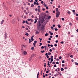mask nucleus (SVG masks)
<instances>
[{"label":"nucleus","mask_w":78,"mask_h":78,"mask_svg":"<svg viewBox=\"0 0 78 78\" xmlns=\"http://www.w3.org/2000/svg\"><path fill=\"white\" fill-rule=\"evenodd\" d=\"M31 40L32 41H34V39H33V38L31 37Z\"/></svg>","instance_id":"c85d7f7f"},{"label":"nucleus","mask_w":78,"mask_h":78,"mask_svg":"<svg viewBox=\"0 0 78 78\" xmlns=\"http://www.w3.org/2000/svg\"><path fill=\"white\" fill-rule=\"evenodd\" d=\"M61 44H64V41H62L60 42Z\"/></svg>","instance_id":"c03bdc74"},{"label":"nucleus","mask_w":78,"mask_h":78,"mask_svg":"<svg viewBox=\"0 0 78 78\" xmlns=\"http://www.w3.org/2000/svg\"><path fill=\"white\" fill-rule=\"evenodd\" d=\"M25 35L26 36H28V35H29V34H28V33H27L26 32Z\"/></svg>","instance_id":"dca6fc26"},{"label":"nucleus","mask_w":78,"mask_h":78,"mask_svg":"<svg viewBox=\"0 0 78 78\" xmlns=\"http://www.w3.org/2000/svg\"><path fill=\"white\" fill-rule=\"evenodd\" d=\"M26 22V21L25 20H23V23H25Z\"/></svg>","instance_id":"b1692460"},{"label":"nucleus","mask_w":78,"mask_h":78,"mask_svg":"<svg viewBox=\"0 0 78 78\" xmlns=\"http://www.w3.org/2000/svg\"><path fill=\"white\" fill-rule=\"evenodd\" d=\"M76 20H78V17H76Z\"/></svg>","instance_id":"864d4df0"},{"label":"nucleus","mask_w":78,"mask_h":78,"mask_svg":"<svg viewBox=\"0 0 78 78\" xmlns=\"http://www.w3.org/2000/svg\"><path fill=\"white\" fill-rule=\"evenodd\" d=\"M52 49L53 50H55V48H52Z\"/></svg>","instance_id":"6e6d98bb"},{"label":"nucleus","mask_w":78,"mask_h":78,"mask_svg":"<svg viewBox=\"0 0 78 78\" xmlns=\"http://www.w3.org/2000/svg\"><path fill=\"white\" fill-rule=\"evenodd\" d=\"M55 42H56V43H58V40L56 41Z\"/></svg>","instance_id":"0e129e2a"},{"label":"nucleus","mask_w":78,"mask_h":78,"mask_svg":"<svg viewBox=\"0 0 78 78\" xmlns=\"http://www.w3.org/2000/svg\"><path fill=\"white\" fill-rule=\"evenodd\" d=\"M48 55H49V56H50L51 55V53L50 52H48Z\"/></svg>","instance_id":"5701e85b"},{"label":"nucleus","mask_w":78,"mask_h":78,"mask_svg":"<svg viewBox=\"0 0 78 78\" xmlns=\"http://www.w3.org/2000/svg\"><path fill=\"white\" fill-rule=\"evenodd\" d=\"M59 59H62V57L61 56L59 57Z\"/></svg>","instance_id":"473e14b6"},{"label":"nucleus","mask_w":78,"mask_h":78,"mask_svg":"<svg viewBox=\"0 0 78 78\" xmlns=\"http://www.w3.org/2000/svg\"><path fill=\"white\" fill-rule=\"evenodd\" d=\"M51 62H53V59H51Z\"/></svg>","instance_id":"680f3d73"},{"label":"nucleus","mask_w":78,"mask_h":78,"mask_svg":"<svg viewBox=\"0 0 78 78\" xmlns=\"http://www.w3.org/2000/svg\"><path fill=\"white\" fill-rule=\"evenodd\" d=\"M3 22H4V20H2L1 21V25H2V24H3Z\"/></svg>","instance_id":"9b49d317"},{"label":"nucleus","mask_w":78,"mask_h":78,"mask_svg":"<svg viewBox=\"0 0 78 78\" xmlns=\"http://www.w3.org/2000/svg\"><path fill=\"white\" fill-rule=\"evenodd\" d=\"M26 23L27 24V25H30V23H28V21H27V20L26 21Z\"/></svg>","instance_id":"f8f14e48"},{"label":"nucleus","mask_w":78,"mask_h":78,"mask_svg":"<svg viewBox=\"0 0 78 78\" xmlns=\"http://www.w3.org/2000/svg\"><path fill=\"white\" fill-rule=\"evenodd\" d=\"M41 4H43V3H44V2H43V1H42L41 2Z\"/></svg>","instance_id":"13d9d810"},{"label":"nucleus","mask_w":78,"mask_h":78,"mask_svg":"<svg viewBox=\"0 0 78 78\" xmlns=\"http://www.w3.org/2000/svg\"><path fill=\"white\" fill-rule=\"evenodd\" d=\"M75 12V10H73V12Z\"/></svg>","instance_id":"8fccbe9b"},{"label":"nucleus","mask_w":78,"mask_h":78,"mask_svg":"<svg viewBox=\"0 0 78 78\" xmlns=\"http://www.w3.org/2000/svg\"><path fill=\"white\" fill-rule=\"evenodd\" d=\"M16 20L14 19L12 21V23L13 24H15V23H16Z\"/></svg>","instance_id":"7ed1b4c3"},{"label":"nucleus","mask_w":78,"mask_h":78,"mask_svg":"<svg viewBox=\"0 0 78 78\" xmlns=\"http://www.w3.org/2000/svg\"><path fill=\"white\" fill-rule=\"evenodd\" d=\"M31 18H34V16H33V15H32L31 16Z\"/></svg>","instance_id":"69168bd1"},{"label":"nucleus","mask_w":78,"mask_h":78,"mask_svg":"<svg viewBox=\"0 0 78 78\" xmlns=\"http://www.w3.org/2000/svg\"><path fill=\"white\" fill-rule=\"evenodd\" d=\"M46 9H48V6L46 7Z\"/></svg>","instance_id":"de8ad7c7"},{"label":"nucleus","mask_w":78,"mask_h":78,"mask_svg":"<svg viewBox=\"0 0 78 78\" xmlns=\"http://www.w3.org/2000/svg\"><path fill=\"white\" fill-rule=\"evenodd\" d=\"M41 48V49H43V48H44V46H42Z\"/></svg>","instance_id":"a878e982"},{"label":"nucleus","mask_w":78,"mask_h":78,"mask_svg":"<svg viewBox=\"0 0 78 78\" xmlns=\"http://www.w3.org/2000/svg\"><path fill=\"white\" fill-rule=\"evenodd\" d=\"M62 20H63V21H64V18H62Z\"/></svg>","instance_id":"79ce46f5"},{"label":"nucleus","mask_w":78,"mask_h":78,"mask_svg":"<svg viewBox=\"0 0 78 78\" xmlns=\"http://www.w3.org/2000/svg\"><path fill=\"white\" fill-rule=\"evenodd\" d=\"M75 64L77 66H78V63L77 62H76L75 63Z\"/></svg>","instance_id":"cd10ccee"},{"label":"nucleus","mask_w":78,"mask_h":78,"mask_svg":"<svg viewBox=\"0 0 78 78\" xmlns=\"http://www.w3.org/2000/svg\"><path fill=\"white\" fill-rule=\"evenodd\" d=\"M56 14H58V15H60V12L59 11L57 12Z\"/></svg>","instance_id":"1a4fd4ad"},{"label":"nucleus","mask_w":78,"mask_h":78,"mask_svg":"<svg viewBox=\"0 0 78 78\" xmlns=\"http://www.w3.org/2000/svg\"><path fill=\"white\" fill-rule=\"evenodd\" d=\"M54 46H55V47H57V44H55L54 45Z\"/></svg>","instance_id":"052dcab7"},{"label":"nucleus","mask_w":78,"mask_h":78,"mask_svg":"<svg viewBox=\"0 0 78 78\" xmlns=\"http://www.w3.org/2000/svg\"><path fill=\"white\" fill-rule=\"evenodd\" d=\"M53 56H51V59H53Z\"/></svg>","instance_id":"a19ab883"},{"label":"nucleus","mask_w":78,"mask_h":78,"mask_svg":"<svg viewBox=\"0 0 78 78\" xmlns=\"http://www.w3.org/2000/svg\"><path fill=\"white\" fill-rule=\"evenodd\" d=\"M31 50H34V47H32L31 48Z\"/></svg>","instance_id":"bb28decb"},{"label":"nucleus","mask_w":78,"mask_h":78,"mask_svg":"<svg viewBox=\"0 0 78 78\" xmlns=\"http://www.w3.org/2000/svg\"><path fill=\"white\" fill-rule=\"evenodd\" d=\"M33 45H34V47H36V45H36V43H33Z\"/></svg>","instance_id":"412c9836"},{"label":"nucleus","mask_w":78,"mask_h":78,"mask_svg":"<svg viewBox=\"0 0 78 78\" xmlns=\"http://www.w3.org/2000/svg\"><path fill=\"white\" fill-rule=\"evenodd\" d=\"M56 64H59V62H56Z\"/></svg>","instance_id":"603ef678"},{"label":"nucleus","mask_w":78,"mask_h":78,"mask_svg":"<svg viewBox=\"0 0 78 78\" xmlns=\"http://www.w3.org/2000/svg\"><path fill=\"white\" fill-rule=\"evenodd\" d=\"M36 4L37 5H39V3L38 2H37Z\"/></svg>","instance_id":"3c124183"},{"label":"nucleus","mask_w":78,"mask_h":78,"mask_svg":"<svg viewBox=\"0 0 78 78\" xmlns=\"http://www.w3.org/2000/svg\"><path fill=\"white\" fill-rule=\"evenodd\" d=\"M41 20H39L38 21L37 23H41Z\"/></svg>","instance_id":"6ab92c4d"},{"label":"nucleus","mask_w":78,"mask_h":78,"mask_svg":"<svg viewBox=\"0 0 78 78\" xmlns=\"http://www.w3.org/2000/svg\"><path fill=\"white\" fill-rule=\"evenodd\" d=\"M47 42H48V44H50V41H48Z\"/></svg>","instance_id":"2f4dec72"},{"label":"nucleus","mask_w":78,"mask_h":78,"mask_svg":"<svg viewBox=\"0 0 78 78\" xmlns=\"http://www.w3.org/2000/svg\"><path fill=\"white\" fill-rule=\"evenodd\" d=\"M53 64H56V62H52Z\"/></svg>","instance_id":"f704fd0d"},{"label":"nucleus","mask_w":78,"mask_h":78,"mask_svg":"<svg viewBox=\"0 0 78 78\" xmlns=\"http://www.w3.org/2000/svg\"><path fill=\"white\" fill-rule=\"evenodd\" d=\"M50 34L51 35H53V33H50Z\"/></svg>","instance_id":"5fc2aeb1"},{"label":"nucleus","mask_w":78,"mask_h":78,"mask_svg":"<svg viewBox=\"0 0 78 78\" xmlns=\"http://www.w3.org/2000/svg\"><path fill=\"white\" fill-rule=\"evenodd\" d=\"M5 37V39H6V37H7V35H5L4 36Z\"/></svg>","instance_id":"c9c22d12"},{"label":"nucleus","mask_w":78,"mask_h":78,"mask_svg":"<svg viewBox=\"0 0 78 78\" xmlns=\"http://www.w3.org/2000/svg\"><path fill=\"white\" fill-rule=\"evenodd\" d=\"M42 45V43H40L39 46H41V45Z\"/></svg>","instance_id":"58836bf2"},{"label":"nucleus","mask_w":78,"mask_h":78,"mask_svg":"<svg viewBox=\"0 0 78 78\" xmlns=\"http://www.w3.org/2000/svg\"><path fill=\"white\" fill-rule=\"evenodd\" d=\"M34 5H36V2H34Z\"/></svg>","instance_id":"72a5a7b5"},{"label":"nucleus","mask_w":78,"mask_h":78,"mask_svg":"<svg viewBox=\"0 0 78 78\" xmlns=\"http://www.w3.org/2000/svg\"><path fill=\"white\" fill-rule=\"evenodd\" d=\"M23 53L24 55H27V52L26 51H24L23 52Z\"/></svg>","instance_id":"423d86ee"},{"label":"nucleus","mask_w":78,"mask_h":78,"mask_svg":"<svg viewBox=\"0 0 78 78\" xmlns=\"http://www.w3.org/2000/svg\"><path fill=\"white\" fill-rule=\"evenodd\" d=\"M41 29L40 28H39V27H37V31H36V34H39V32L41 31Z\"/></svg>","instance_id":"f257e3e1"},{"label":"nucleus","mask_w":78,"mask_h":78,"mask_svg":"<svg viewBox=\"0 0 78 78\" xmlns=\"http://www.w3.org/2000/svg\"><path fill=\"white\" fill-rule=\"evenodd\" d=\"M62 63H65V62L64 60H62Z\"/></svg>","instance_id":"a18cd8bd"},{"label":"nucleus","mask_w":78,"mask_h":78,"mask_svg":"<svg viewBox=\"0 0 78 78\" xmlns=\"http://www.w3.org/2000/svg\"><path fill=\"white\" fill-rule=\"evenodd\" d=\"M27 20L29 22V21H30V20H31V22H33V20H32L31 19H28Z\"/></svg>","instance_id":"20e7f679"},{"label":"nucleus","mask_w":78,"mask_h":78,"mask_svg":"<svg viewBox=\"0 0 78 78\" xmlns=\"http://www.w3.org/2000/svg\"><path fill=\"white\" fill-rule=\"evenodd\" d=\"M41 26V23H37V28L39 27V28H40V27Z\"/></svg>","instance_id":"f03ea898"},{"label":"nucleus","mask_w":78,"mask_h":78,"mask_svg":"<svg viewBox=\"0 0 78 78\" xmlns=\"http://www.w3.org/2000/svg\"><path fill=\"white\" fill-rule=\"evenodd\" d=\"M70 57L71 58H73V55H71L70 56Z\"/></svg>","instance_id":"e433bc0d"},{"label":"nucleus","mask_w":78,"mask_h":78,"mask_svg":"<svg viewBox=\"0 0 78 78\" xmlns=\"http://www.w3.org/2000/svg\"><path fill=\"white\" fill-rule=\"evenodd\" d=\"M41 53H44L45 52V51L43 50V51H41Z\"/></svg>","instance_id":"a211bd4d"},{"label":"nucleus","mask_w":78,"mask_h":78,"mask_svg":"<svg viewBox=\"0 0 78 78\" xmlns=\"http://www.w3.org/2000/svg\"><path fill=\"white\" fill-rule=\"evenodd\" d=\"M67 13L68 14H70V12L69 11Z\"/></svg>","instance_id":"c756f323"},{"label":"nucleus","mask_w":78,"mask_h":78,"mask_svg":"<svg viewBox=\"0 0 78 78\" xmlns=\"http://www.w3.org/2000/svg\"><path fill=\"white\" fill-rule=\"evenodd\" d=\"M49 51H50L51 52V51H52V50L51 49H50L49 50Z\"/></svg>","instance_id":"09e8293b"},{"label":"nucleus","mask_w":78,"mask_h":78,"mask_svg":"<svg viewBox=\"0 0 78 78\" xmlns=\"http://www.w3.org/2000/svg\"><path fill=\"white\" fill-rule=\"evenodd\" d=\"M58 28H61V25H59V24H58Z\"/></svg>","instance_id":"ddd939ff"},{"label":"nucleus","mask_w":78,"mask_h":78,"mask_svg":"<svg viewBox=\"0 0 78 78\" xmlns=\"http://www.w3.org/2000/svg\"><path fill=\"white\" fill-rule=\"evenodd\" d=\"M36 43H37V41H34V43L36 44Z\"/></svg>","instance_id":"4d7b16f0"},{"label":"nucleus","mask_w":78,"mask_h":78,"mask_svg":"<svg viewBox=\"0 0 78 78\" xmlns=\"http://www.w3.org/2000/svg\"><path fill=\"white\" fill-rule=\"evenodd\" d=\"M41 30L42 31L41 32V33H42V34H44V30Z\"/></svg>","instance_id":"0eeeda50"},{"label":"nucleus","mask_w":78,"mask_h":78,"mask_svg":"<svg viewBox=\"0 0 78 78\" xmlns=\"http://www.w3.org/2000/svg\"><path fill=\"white\" fill-rule=\"evenodd\" d=\"M39 71L38 72V73L37 75V78H39Z\"/></svg>","instance_id":"6e6552de"},{"label":"nucleus","mask_w":78,"mask_h":78,"mask_svg":"<svg viewBox=\"0 0 78 78\" xmlns=\"http://www.w3.org/2000/svg\"><path fill=\"white\" fill-rule=\"evenodd\" d=\"M56 37H58V35H57L55 36Z\"/></svg>","instance_id":"bf43d9fd"},{"label":"nucleus","mask_w":78,"mask_h":78,"mask_svg":"<svg viewBox=\"0 0 78 78\" xmlns=\"http://www.w3.org/2000/svg\"><path fill=\"white\" fill-rule=\"evenodd\" d=\"M44 36H48V33H47L44 35Z\"/></svg>","instance_id":"2eb2a0df"},{"label":"nucleus","mask_w":78,"mask_h":78,"mask_svg":"<svg viewBox=\"0 0 78 78\" xmlns=\"http://www.w3.org/2000/svg\"><path fill=\"white\" fill-rule=\"evenodd\" d=\"M49 68L48 67V69H47V70H48V72H50V70H49Z\"/></svg>","instance_id":"393cba45"},{"label":"nucleus","mask_w":78,"mask_h":78,"mask_svg":"<svg viewBox=\"0 0 78 78\" xmlns=\"http://www.w3.org/2000/svg\"><path fill=\"white\" fill-rule=\"evenodd\" d=\"M54 67H56V65L55 64L54 65Z\"/></svg>","instance_id":"ea45409f"},{"label":"nucleus","mask_w":78,"mask_h":78,"mask_svg":"<svg viewBox=\"0 0 78 78\" xmlns=\"http://www.w3.org/2000/svg\"><path fill=\"white\" fill-rule=\"evenodd\" d=\"M44 66L45 67H46V63H44Z\"/></svg>","instance_id":"7c9ffc66"},{"label":"nucleus","mask_w":78,"mask_h":78,"mask_svg":"<svg viewBox=\"0 0 78 78\" xmlns=\"http://www.w3.org/2000/svg\"><path fill=\"white\" fill-rule=\"evenodd\" d=\"M50 18H51V16H49L48 18V19H50Z\"/></svg>","instance_id":"aec40b11"},{"label":"nucleus","mask_w":78,"mask_h":78,"mask_svg":"<svg viewBox=\"0 0 78 78\" xmlns=\"http://www.w3.org/2000/svg\"><path fill=\"white\" fill-rule=\"evenodd\" d=\"M44 28V26L42 25V26L41 27V30H43Z\"/></svg>","instance_id":"39448f33"},{"label":"nucleus","mask_w":78,"mask_h":78,"mask_svg":"<svg viewBox=\"0 0 78 78\" xmlns=\"http://www.w3.org/2000/svg\"><path fill=\"white\" fill-rule=\"evenodd\" d=\"M59 15L56 14V17L57 18H58V17H59Z\"/></svg>","instance_id":"9d476101"},{"label":"nucleus","mask_w":78,"mask_h":78,"mask_svg":"<svg viewBox=\"0 0 78 78\" xmlns=\"http://www.w3.org/2000/svg\"><path fill=\"white\" fill-rule=\"evenodd\" d=\"M37 12H41V10H40V8H38L37 10Z\"/></svg>","instance_id":"4468645a"},{"label":"nucleus","mask_w":78,"mask_h":78,"mask_svg":"<svg viewBox=\"0 0 78 78\" xmlns=\"http://www.w3.org/2000/svg\"><path fill=\"white\" fill-rule=\"evenodd\" d=\"M56 12H58V8H56Z\"/></svg>","instance_id":"f3484780"},{"label":"nucleus","mask_w":78,"mask_h":78,"mask_svg":"<svg viewBox=\"0 0 78 78\" xmlns=\"http://www.w3.org/2000/svg\"><path fill=\"white\" fill-rule=\"evenodd\" d=\"M50 47H53V44H51L50 45Z\"/></svg>","instance_id":"4c0bfd02"},{"label":"nucleus","mask_w":78,"mask_h":78,"mask_svg":"<svg viewBox=\"0 0 78 78\" xmlns=\"http://www.w3.org/2000/svg\"><path fill=\"white\" fill-rule=\"evenodd\" d=\"M45 56H48V53H47L45 54Z\"/></svg>","instance_id":"e2e57ef3"},{"label":"nucleus","mask_w":78,"mask_h":78,"mask_svg":"<svg viewBox=\"0 0 78 78\" xmlns=\"http://www.w3.org/2000/svg\"><path fill=\"white\" fill-rule=\"evenodd\" d=\"M33 6H34V4H32L31 5V7H33Z\"/></svg>","instance_id":"49530a36"},{"label":"nucleus","mask_w":78,"mask_h":78,"mask_svg":"<svg viewBox=\"0 0 78 78\" xmlns=\"http://www.w3.org/2000/svg\"><path fill=\"white\" fill-rule=\"evenodd\" d=\"M55 31H57L58 30V28H55Z\"/></svg>","instance_id":"774afa93"},{"label":"nucleus","mask_w":78,"mask_h":78,"mask_svg":"<svg viewBox=\"0 0 78 78\" xmlns=\"http://www.w3.org/2000/svg\"><path fill=\"white\" fill-rule=\"evenodd\" d=\"M64 69H67V67H65L64 68Z\"/></svg>","instance_id":"338daca9"},{"label":"nucleus","mask_w":78,"mask_h":78,"mask_svg":"<svg viewBox=\"0 0 78 78\" xmlns=\"http://www.w3.org/2000/svg\"><path fill=\"white\" fill-rule=\"evenodd\" d=\"M37 22V20H36L35 21L34 23H36Z\"/></svg>","instance_id":"37998d69"},{"label":"nucleus","mask_w":78,"mask_h":78,"mask_svg":"<svg viewBox=\"0 0 78 78\" xmlns=\"http://www.w3.org/2000/svg\"><path fill=\"white\" fill-rule=\"evenodd\" d=\"M61 71H63L64 70V68H61Z\"/></svg>","instance_id":"4be33fe9"}]
</instances>
